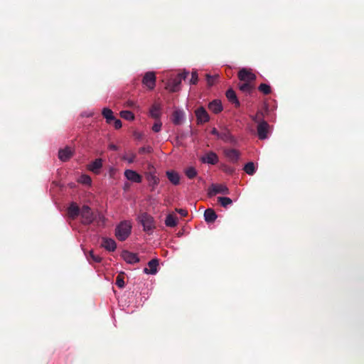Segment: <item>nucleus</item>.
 Here are the masks:
<instances>
[{
    "mask_svg": "<svg viewBox=\"0 0 364 364\" xmlns=\"http://www.w3.org/2000/svg\"><path fill=\"white\" fill-rule=\"evenodd\" d=\"M74 154V151L69 146L60 149L58 151V158L62 161H68Z\"/></svg>",
    "mask_w": 364,
    "mask_h": 364,
    "instance_id": "obj_9",
    "label": "nucleus"
},
{
    "mask_svg": "<svg viewBox=\"0 0 364 364\" xmlns=\"http://www.w3.org/2000/svg\"><path fill=\"white\" fill-rule=\"evenodd\" d=\"M139 222L142 225L144 231L151 232L155 229V221L154 218L147 213H142L138 216Z\"/></svg>",
    "mask_w": 364,
    "mask_h": 364,
    "instance_id": "obj_3",
    "label": "nucleus"
},
{
    "mask_svg": "<svg viewBox=\"0 0 364 364\" xmlns=\"http://www.w3.org/2000/svg\"><path fill=\"white\" fill-rule=\"evenodd\" d=\"M244 171L248 175H253L255 173V166L253 162L250 161L245 165Z\"/></svg>",
    "mask_w": 364,
    "mask_h": 364,
    "instance_id": "obj_31",
    "label": "nucleus"
},
{
    "mask_svg": "<svg viewBox=\"0 0 364 364\" xmlns=\"http://www.w3.org/2000/svg\"><path fill=\"white\" fill-rule=\"evenodd\" d=\"M122 257L129 264H135L139 262L136 254L124 250L122 252Z\"/></svg>",
    "mask_w": 364,
    "mask_h": 364,
    "instance_id": "obj_12",
    "label": "nucleus"
},
{
    "mask_svg": "<svg viewBox=\"0 0 364 364\" xmlns=\"http://www.w3.org/2000/svg\"><path fill=\"white\" fill-rule=\"evenodd\" d=\"M228 171L229 173H232V172H233V169L230 168Z\"/></svg>",
    "mask_w": 364,
    "mask_h": 364,
    "instance_id": "obj_48",
    "label": "nucleus"
},
{
    "mask_svg": "<svg viewBox=\"0 0 364 364\" xmlns=\"http://www.w3.org/2000/svg\"><path fill=\"white\" fill-rule=\"evenodd\" d=\"M146 179L149 182V185L152 188L151 191H153L159 183V178L152 173H149L146 175Z\"/></svg>",
    "mask_w": 364,
    "mask_h": 364,
    "instance_id": "obj_25",
    "label": "nucleus"
},
{
    "mask_svg": "<svg viewBox=\"0 0 364 364\" xmlns=\"http://www.w3.org/2000/svg\"><path fill=\"white\" fill-rule=\"evenodd\" d=\"M175 210L183 217H186L188 215V211L185 209L176 208Z\"/></svg>",
    "mask_w": 364,
    "mask_h": 364,
    "instance_id": "obj_42",
    "label": "nucleus"
},
{
    "mask_svg": "<svg viewBox=\"0 0 364 364\" xmlns=\"http://www.w3.org/2000/svg\"><path fill=\"white\" fill-rule=\"evenodd\" d=\"M102 114L106 119V122L108 124H111L114 119L113 112L109 108H104L102 112Z\"/></svg>",
    "mask_w": 364,
    "mask_h": 364,
    "instance_id": "obj_28",
    "label": "nucleus"
},
{
    "mask_svg": "<svg viewBox=\"0 0 364 364\" xmlns=\"http://www.w3.org/2000/svg\"><path fill=\"white\" fill-rule=\"evenodd\" d=\"M136 155L132 154L129 157L127 158L126 159L128 161L129 163H133L135 160Z\"/></svg>",
    "mask_w": 364,
    "mask_h": 364,
    "instance_id": "obj_44",
    "label": "nucleus"
},
{
    "mask_svg": "<svg viewBox=\"0 0 364 364\" xmlns=\"http://www.w3.org/2000/svg\"><path fill=\"white\" fill-rule=\"evenodd\" d=\"M112 122H114V126L115 127V129H119L122 127V122L120 119H115L112 121Z\"/></svg>",
    "mask_w": 364,
    "mask_h": 364,
    "instance_id": "obj_43",
    "label": "nucleus"
},
{
    "mask_svg": "<svg viewBox=\"0 0 364 364\" xmlns=\"http://www.w3.org/2000/svg\"><path fill=\"white\" fill-rule=\"evenodd\" d=\"M87 259L90 263H100L102 261V257L99 255H95L92 250L90 251L89 255L87 256Z\"/></svg>",
    "mask_w": 364,
    "mask_h": 364,
    "instance_id": "obj_30",
    "label": "nucleus"
},
{
    "mask_svg": "<svg viewBox=\"0 0 364 364\" xmlns=\"http://www.w3.org/2000/svg\"><path fill=\"white\" fill-rule=\"evenodd\" d=\"M218 201L224 208H227L228 205L232 203V200L230 198H228V197H218Z\"/></svg>",
    "mask_w": 364,
    "mask_h": 364,
    "instance_id": "obj_34",
    "label": "nucleus"
},
{
    "mask_svg": "<svg viewBox=\"0 0 364 364\" xmlns=\"http://www.w3.org/2000/svg\"><path fill=\"white\" fill-rule=\"evenodd\" d=\"M153 151V149L151 148V146H143V147H141L139 149V154H149V153H151Z\"/></svg>",
    "mask_w": 364,
    "mask_h": 364,
    "instance_id": "obj_38",
    "label": "nucleus"
},
{
    "mask_svg": "<svg viewBox=\"0 0 364 364\" xmlns=\"http://www.w3.org/2000/svg\"><path fill=\"white\" fill-rule=\"evenodd\" d=\"M124 273L120 272L116 277V285L119 288H123L124 287Z\"/></svg>",
    "mask_w": 364,
    "mask_h": 364,
    "instance_id": "obj_33",
    "label": "nucleus"
},
{
    "mask_svg": "<svg viewBox=\"0 0 364 364\" xmlns=\"http://www.w3.org/2000/svg\"><path fill=\"white\" fill-rule=\"evenodd\" d=\"M80 182L83 183V184L89 185V184L91 183L92 180H91V178L89 176H87V175H82L80 177Z\"/></svg>",
    "mask_w": 364,
    "mask_h": 364,
    "instance_id": "obj_37",
    "label": "nucleus"
},
{
    "mask_svg": "<svg viewBox=\"0 0 364 364\" xmlns=\"http://www.w3.org/2000/svg\"><path fill=\"white\" fill-rule=\"evenodd\" d=\"M258 90L264 95H269L272 92L271 87L265 83L260 84Z\"/></svg>",
    "mask_w": 364,
    "mask_h": 364,
    "instance_id": "obj_35",
    "label": "nucleus"
},
{
    "mask_svg": "<svg viewBox=\"0 0 364 364\" xmlns=\"http://www.w3.org/2000/svg\"><path fill=\"white\" fill-rule=\"evenodd\" d=\"M218 193L228 194L229 190L228 187L223 184H213L211 190L209 191L210 196L216 195Z\"/></svg>",
    "mask_w": 364,
    "mask_h": 364,
    "instance_id": "obj_10",
    "label": "nucleus"
},
{
    "mask_svg": "<svg viewBox=\"0 0 364 364\" xmlns=\"http://www.w3.org/2000/svg\"><path fill=\"white\" fill-rule=\"evenodd\" d=\"M217 214L212 208H208L205 210L204 218L207 223H213L217 218Z\"/></svg>",
    "mask_w": 364,
    "mask_h": 364,
    "instance_id": "obj_22",
    "label": "nucleus"
},
{
    "mask_svg": "<svg viewBox=\"0 0 364 364\" xmlns=\"http://www.w3.org/2000/svg\"><path fill=\"white\" fill-rule=\"evenodd\" d=\"M177 217L173 214H168L165 220V225L167 227L173 228L177 225Z\"/></svg>",
    "mask_w": 364,
    "mask_h": 364,
    "instance_id": "obj_26",
    "label": "nucleus"
},
{
    "mask_svg": "<svg viewBox=\"0 0 364 364\" xmlns=\"http://www.w3.org/2000/svg\"><path fill=\"white\" fill-rule=\"evenodd\" d=\"M225 156L232 163H237L240 158V152L235 149H228L224 151Z\"/></svg>",
    "mask_w": 364,
    "mask_h": 364,
    "instance_id": "obj_14",
    "label": "nucleus"
},
{
    "mask_svg": "<svg viewBox=\"0 0 364 364\" xmlns=\"http://www.w3.org/2000/svg\"><path fill=\"white\" fill-rule=\"evenodd\" d=\"M220 132H218L215 128H213L211 131V133L219 138V134Z\"/></svg>",
    "mask_w": 364,
    "mask_h": 364,
    "instance_id": "obj_45",
    "label": "nucleus"
},
{
    "mask_svg": "<svg viewBox=\"0 0 364 364\" xmlns=\"http://www.w3.org/2000/svg\"><path fill=\"white\" fill-rule=\"evenodd\" d=\"M124 176L129 180L134 183H141L142 177L136 171L127 169L124 171Z\"/></svg>",
    "mask_w": 364,
    "mask_h": 364,
    "instance_id": "obj_13",
    "label": "nucleus"
},
{
    "mask_svg": "<svg viewBox=\"0 0 364 364\" xmlns=\"http://www.w3.org/2000/svg\"><path fill=\"white\" fill-rule=\"evenodd\" d=\"M121 117L127 119V120H132L134 119V115L131 111L124 110L120 112Z\"/></svg>",
    "mask_w": 364,
    "mask_h": 364,
    "instance_id": "obj_36",
    "label": "nucleus"
},
{
    "mask_svg": "<svg viewBox=\"0 0 364 364\" xmlns=\"http://www.w3.org/2000/svg\"><path fill=\"white\" fill-rule=\"evenodd\" d=\"M195 114L198 124H203L209 121V115L203 107L198 108L196 110Z\"/></svg>",
    "mask_w": 364,
    "mask_h": 364,
    "instance_id": "obj_8",
    "label": "nucleus"
},
{
    "mask_svg": "<svg viewBox=\"0 0 364 364\" xmlns=\"http://www.w3.org/2000/svg\"><path fill=\"white\" fill-rule=\"evenodd\" d=\"M80 215L82 218V223L84 225H90L95 219V215L92 210L88 205H84L82 207Z\"/></svg>",
    "mask_w": 364,
    "mask_h": 364,
    "instance_id": "obj_4",
    "label": "nucleus"
},
{
    "mask_svg": "<svg viewBox=\"0 0 364 364\" xmlns=\"http://www.w3.org/2000/svg\"><path fill=\"white\" fill-rule=\"evenodd\" d=\"M81 209L75 203H72L68 208V215L72 220L75 219L80 215Z\"/></svg>",
    "mask_w": 364,
    "mask_h": 364,
    "instance_id": "obj_16",
    "label": "nucleus"
},
{
    "mask_svg": "<svg viewBox=\"0 0 364 364\" xmlns=\"http://www.w3.org/2000/svg\"><path fill=\"white\" fill-rule=\"evenodd\" d=\"M240 91L245 93L250 94L254 89V86L251 82H245L238 85Z\"/></svg>",
    "mask_w": 364,
    "mask_h": 364,
    "instance_id": "obj_27",
    "label": "nucleus"
},
{
    "mask_svg": "<svg viewBox=\"0 0 364 364\" xmlns=\"http://www.w3.org/2000/svg\"><path fill=\"white\" fill-rule=\"evenodd\" d=\"M252 120H253L255 122H257V123H259V122H260V121H259V120H258V119H257V115H255V116L252 117Z\"/></svg>",
    "mask_w": 364,
    "mask_h": 364,
    "instance_id": "obj_47",
    "label": "nucleus"
},
{
    "mask_svg": "<svg viewBox=\"0 0 364 364\" xmlns=\"http://www.w3.org/2000/svg\"><path fill=\"white\" fill-rule=\"evenodd\" d=\"M162 123L158 119L153 125L152 130L154 132H160L161 129Z\"/></svg>",
    "mask_w": 364,
    "mask_h": 364,
    "instance_id": "obj_40",
    "label": "nucleus"
},
{
    "mask_svg": "<svg viewBox=\"0 0 364 364\" xmlns=\"http://www.w3.org/2000/svg\"><path fill=\"white\" fill-rule=\"evenodd\" d=\"M225 95L230 102L233 104L236 107H240V103L237 99V95L232 88H230L226 91Z\"/></svg>",
    "mask_w": 364,
    "mask_h": 364,
    "instance_id": "obj_18",
    "label": "nucleus"
},
{
    "mask_svg": "<svg viewBox=\"0 0 364 364\" xmlns=\"http://www.w3.org/2000/svg\"><path fill=\"white\" fill-rule=\"evenodd\" d=\"M270 126L267 122L261 120L257 127V135L259 139L264 140L268 137Z\"/></svg>",
    "mask_w": 364,
    "mask_h": 364,
    "instance_id": "obj_5",
    "label": "nucleus"
},
{
    "mask_svg": "<svg viewBox=\"0 0 364 364\" xmlns=\"http://www.w3.org/2000/svg\"><path fill=\"white\" fill-rule=\"evenodd\" d=\"M166 176L169 181L176 186L180 183V176L179 174L174 171H166Z\"/></svg>",
    "mask_w": 364,
    "mask_h": 364,
    "instance_id": "obj_21",
    "label": "nucleus"
},
{
    "mask_svg": "<svg viewBox=\"0 0 364 364\" xmlns=\"http://www.w3.org/2000/svg\"><path fill=\"white\" fill-rule=\"evenodd\" d=\"M238 78L241 81L252 82L256 80V75L250 70L246 68H242L238 73Z\"/></svg>",
    "mask_w": 364,
    "mask_h": 364,
    "instance_id": "obj_6",
    "label": "nucleus"
},
{
    "mask_svg": "<svg viewBox=\"0 0 364 364\" xmlns=\"http://www.w3.org/2000/svg\"><path fill=\"white\" fill-rule=\"evenodd\" d=\"M102 166V160L97 159L88 166V169L95 173H99Z\"/></svg>",
    "mask_w": 364,
    "mask_h": 364,
    "instance_id": "obj_19",
    "label": "nucleus"
},
{
    "mask_svg": "<svg viewBox=\"0 0 364 364\" xmlns=\"http://www.w3.org/2000/svg\"><path fill=\"white\" fill-rule=\"evenodd\" d=\"M188 75V72L186 71L178 74L176 76L169 80L166 84V88L172 92L178 91L182 80H185Z\"/></svg>",
    "mask_w": 364,
    "mask_h": 364,
    "instance_id": "obj_1",
    "label": "nucleus"
},
{
    "mask_svg": "<svg viewBox=\"0 0 364 364\" xmlns=\"http://www.w3.org/2000/svg\"><path fill=\"white\" fill-rule=\"evenodd\" d=\"M132 226L127 221H123L115 229V236L120 241H124L130 235Z\"/></svg>",
    "mask_w": 364,
    "mask_h": 364,
    "instance_id": "obj_2",
    "label": "nucleus"
},
{
    "mask_svg": "<svg viewBox=\"0 0 364 364\" xmlns=\"http://www.w3.org/2000/svg\"><path fill=\"white\" fill-rule=\"evenodd\" d=\"M160 105L158 104H154L150 109V115L151 117L159 119L161 115L160 113Z\"/></svg>",
    "mask_w": 364,
    "mask_h": 364,
    "instance_id": "obj_29",
    "label": "nucleus"
},
{
    "mask_svg": "<svg viewBox=\"0 0 364 364\" xmlns=\"http://www.w3.org/2000/svg\"><path fill=\"white\" fill-rule=\"evenodd\" d=\"M219 139L224 141L225 142L232 143L234 141L233 136L230 134V131L226 129H223L220 132Z\"/></svg>",
    "mask_w": 364,
    "mask_h": 364,
    "instance_id": "obj_24",
    "label": "nucleus"
},
{
    "mask_svg": "<svg viewBox=\"0 0 364 364\" xmlns=\"http://www.w3.org/2000/svg\"><path fill=\"white\" fill-rule=\"evenodd\" d=\"M185 174L189 179H193L197 176V171L195 168L191 166L185 170Z\"/></svg>",
    "mask_w": 364,
    "mask_h": 364,
    "instance_id": "obj_32",
    "label": "nucleus"
},
{
    "mask_svg": "<svg viewBox=\"0 0 364 364\" xmlns=\"http://www.w3.org/2000/svg\"><path fill=\"white\" fill-rule=\"evenodd\" d=\"M208 109L215 114L220 112L223 110L221 102L218 100L210 102L208 105Z\"/></svg>",
    "mask_w": 364,
    "mask_h": 364,
    "instance_id": "obj_20",
    "label": "nucleus"
},
{
    "mask_svg": "<svg viewBox=\"0 0 364 364\" xmlns=\"http://www.w3.org/2000/svg\"><path fill=\"white\" fill-rule=\"evenodd\" d=\"M159 266V259H153L148 262L149 268H144V272L146 274H155L157 272V267Z\"/></svg>",
    "mask_w": 364,
    "mask_h": 364,
    "instance_id": "obj_17",
    "label": "nucleus"
},
{
    "mask_svg": "<svg viewBox=\"0 0 364 364\" xmlns=\"http://www.w3.org/2000/svg\"><path fill=\"white\" fill-rule=\"evenodd\" d=\"M101 246L109 252H113L117 248L116 242L111 238L103 237Z\"/></svg>",
    "mask_w": 364,
    "mask_h": 364,
    "instance_id": "obj_15",
    "label": "nucleus"
},
{
    "mask_svg": "<svg viewBox=\"0 0 364 364\" xmlns=\"http://www.w3.org/2000/svg\"><path fill=\"white\" fill-rule=\"evenodd\" d=\"M184 117L183 112L181 110H176L173 112L172 114V122L176 125H179L181 124Z\"/></svg>",
    "mask_w": 364,
    "mask_h": 364,
    "instance_id": "obj_23",
    "label": "nucleus"
},
{
    "mask_svg": "<svg viewBox=\"0 0 364 364\" xmlns=\"http://www.w3.org/2000/svg\"><path fill=\"white\" fill-rule=\"evenodd\" d=\"M198 76L196 71H193L191 73V79L190 80V83L192 85H196L198 82Z\"/></svg>",
    "mask_w": 364,
    "mask_h": 364,
    "instance_id": "obj_39",
    "label": "nucleus"
},
{
    "mask_svg": "<svg viewBox=\"0 0 364 364\" xmlns=\"http://www.w3.org/2000/svg\"><path fill=\"white\" fill-rule=\"evenodd\" d=\"M206 80L207 83L209 86H212L214 84V79L218 77V75L215 76H211L210 74H206Z\"/></svg>",
    "mask_w": 364,
    "mask_h": 364,
    "instance_id": "obj_41",
    "label": "nucleus"
},
{
    "mask_svg": "<svg viewBox=\"0 0 364 364\" xmlns=\"http://www.w3.org/2000/svg\"><path fill=\"white\" fill-rule=\"evenodd\" d=\"M200 160L203 163L215 165L218 162V156L215 152L210 151L201 157Z\"/></svg>",
    "mask_w": 364,
    "mask_h": 364,
    "instance_id": "obj_11",
    "label": "nucleus"
},
{
    "mask_svg": "<svg viewBox=\"0 0 364 364\" xmlns=\"http://www.w3.org/2000/svg\"><path fill=\"white\" fill-rule=\"evenodd\" d=\"M142 82L149 90H153L156 85V75L154 72H147L145 73Z\"/></svg>",
    "mask_w": 364,
    "mask_h": 364,
    "instance_id": "obj_7",
    "label": "nucleus"
},
{
    "mask_svg": "<svg viewBox=\"0 0 364 364\" xmlns=\"http://www.w3.org/2000/svg\"><path fill=\"white\" fill-rule=\"evenodd\" d=\"M109 149L110 150L116 151V150H117L118 148H117V146L115 144H111L109 145Z\"/></svg>",
    "mask_w": 364,
    "mask_h": 364,
    "instance_id": "obj_46",
    "label": "nucleus"
}]
</instances>
